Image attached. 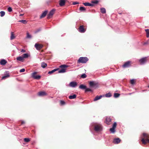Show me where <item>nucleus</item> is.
I'll return each mask as SVG.
<instances>
[{
    "label": "nucleus",
    "mask_w": 149,
    "mask_h": 149,
    "mask_svg": "<svg viewBox=\"0 0 149 149\" xmlns=\"http://www.w3.org/2000/svg\"><path fill=\"white\" fill-rule=\"evenodd\" d=\"M143 136L146 139L145 140L144 138H143L141 140V141L143 143L145 144L146 143H149V136L146 134L143 133Z\"/></svg>",
    "instance_id": "nucleus-1"
},
{
    "label": "nucleus",
    "mask_w": 149,
    "mask_h": 149,
    "mask_svg": "<svg viewBox=\"0 0 149 149\" xmlns=\"http://www.w3.org/2000/svg\"><path fill=\"white\" fill-rule=\"evenodd\" d=\"M88 60V58L86 57H80L77 61V63H85Z\"/></svg>",
    "instance_id": "nucleus-2"
},
{
    "label": "nucleus",
    "mask_w": 149,
    "mask_h": 149,
    "mask_svg": "<svg viewBox=\"0 0 149 149\" xmlns=\"http://www.w3.org/2000/svg\"><path fill=\"white\" fill-rule=\"evenodd\" d=\"M55 11V10L54 9H53L49 12V13L47 15V18L48 19H49L52 17Z\"/></svg>",
    "instance_id": "nucleus-3"
},
{
    "label": "nucleus",
    "mask_w": 149,
    "mask_h": 149,
    "mask_svg": "<svg viewBox=\"0 0 149 149\" xmlns=\"http://www.w3.org/2000/svg\"><path fill=\"white\" fill-rule=\"evenodd\" d=\"M37 73V72H34L32 74V77L35 79H39L41 78V76L40 75H36V74Z\"/></svg>",
    "instance_id": "nucleus-4"
},
{
    "label": "nucleus",
    "mask_w": 149,
    "mask_h": 149,
    "mask_svg": "<svg viewBox=\"0 0 149 149\" xmlns=\"http://www.w3.org/2000/svg\"><path fill=\"white\" fill-rule=\"evenodd\" d=\"M94 130L96 132H99L101 131L102 130V127L99 125H96L94 126Z\"/></svg>",
    "instance_id": "nucleus-5"
},
{
    "label": "nucleus",
    "mask_w": 149,
    "mask_h": 149,
    "mask_svg": "<svg viewBox=\"0 0 149 149\" xmlns=\"http://www.w3.org/2000/svg\"><path fill=\"white\" fill-rule=\"evenodd\" d=\"M147 57L143 58L139 60V62L141 64L143 65L144 64L146 61Z\"/></svg>",
    "instance_id": "nucleus-6"
},
{
    "label": "nucleus",
    "mask_w": 149,
    "mask_h": 149,
    "mask_svg": "<svg viewBox=\"0 0 149 149\" xmlns=\"http://www.w3.org/2000/svg\"><path fill=\"white\" fill-rule=\"evenodd\" d=\"M35 47L37 50H40L42 48L43 46L41 44L36 43L35 45Z\"/></svg>",
    "instance_id": "nucleus-7"
},
{
    "label": "nucleus",
    "mask_w": 149,
    "mask_h": 149,
    "mask_svg": "<svg viewBox=\"0 0 149 149\" xmlns=\"http://www.w3.org/2000/svg\"><path fill=\"white\" fill-rule=\"evenodd\" d=\"M131 62L130 61H127L123 65V67L124 68H126L129 67L131 66Z\"/></svg>",
    "instance_id": "nucleus-8"
},
{
    "label": "nucleus",
    "mask_w": 149,
    "mask_h": 149,
    "mask_svg": "<svg viewBox=\"0 0 149 149\" xmlns=\"http://www.w3.org/2000/svg\"><path fill=\"white\" fill-rule=\"evenodd\" d=\"M79 31L81 33H84L85 32V30L83 25L80 26L79 29Z\"/></svg>",
    "instance_id": "nucleus-9"
},
{
    "label": "nucleus",
    "mask_w": 149,
    "mask_h": 149,
    "mask_svg": "<svg viewBox=\"0 0 149 149\" xmlns=\"http://www.w3.org/2000/svg\"><path fill=\"white\" fill-rule=\"evenodd\" d=\"M70 86L73 88L77 86V83L74 81H72L70 82L69 84Z\"/></svg>",
    "instance_id": "nucleus-10"
},
{
    "label": "nucleus",
    "mask_w": 149,
    "mask_h": 149,
    "mask_svg": "<svg viewBox=\"0 0 149 149\" xmlns=\"http://www.w3.org/2000/svg\"><path fill=\"white\" fill-rule=\"evenodd\" d=\"M66 0H60L59 1V5L61 7L65 5Z\"/></svg>",
    "instance_id": "nucleus-11"
},
{
    "label": "nucleus",
    "mask_w": 149,
    "mask_h": 149,
    "mask_svg": "<svg viewBox=\"0 0 149 149\" xmlns=\"http://www.w3.org/2000/svg\"><path fill=\"white\" fill-rule=\"evenodd\" d=\"M120 139L119 138L115 139L113 141V143L116 144H118L120 141Z\"/></svg>",
    "instance_id": "nucleus-12"
},
{
    "label": "nucleus",
    "mask_w": 149,
    "mask_h": 149,
    "mask_svg": "<svg viewBox=\"0 0 149 149\" xmlns=\"http://www.w3.org/2000/svg\"><path fill=\"white\" fill-rule=\"evenodd\" d=\"M111 119L110 117H107L106 118V122L108 125L110 124Z\"/></svg>",
    "instance_id": "nucleus-13"
},
{
    "label": "nucleus",
    "mask_w": 149,
    "mask_h": 149,
    "mask_svg": "<svg viewBox=\"0 0 149 149\" xmlns=\"http://www.w3.org/2000/svg\"><path fill=\"white\" fill-rule=\"evenodd\" d=\"M48 11L47 10H45L41 15L40 16V18L45 17Z\"/></svg>",
    "instance_id": "nucleus-14"
},
{
    "label": "nucleus",
    "mask_w": 149,
    "mask_h": 149,
    "mask_svg": "<svg viewBox=\"0 0 149 149\" xmlns=\"http://www.w3.org/2000/svg\"><path fill=\"white\" fill-rule=\"evenodd\" d=\"M89 84L91 87L95 86L97 85V83H95L94 81H91L89 82Z\"/></svg>",
    "instance_id": "nucleus-15"
},
{
    "label": "nucleus",
    "mask_w": 149,
    "mask_h": 149,
    "mask_svg": "<svg viewBox=\"0 0 149 149\" xmlns=\"http://www.w3.org/2000/svg\"><path fill=\"white\" fill-rule=\"evenodd\" d=\"M38 95L39 96H43L46 95V93L45 92L41 91L38 93Z\"/></svg>",
    "instance_id": "nucleus-16"
},
{
    "label": "nucleus",
    "mask_w": 149,
    "mask_h": 149,
    "mask_svg": "<svg viewBox=\"0 0 149 149\" xmlns=\"http://www.w3.org/2000/svg\"><path fill=\"white\" fill-rule=\"evenodd\" d=\"M7 63V61L5 60V59H2L0 62V63L1 65H5Z\"/></svg>",
    "instance_id": "nucleus-17"
},
{
    "label": "nucleus",
    "mask_w": 149,
    "mask_h": 149,
    "mask_svg": "<svg viewBox=\"0 0 149 149\" xmlns=\"http://www.w3.org/2000/svg\"><path fill=\"white\" fill-rule=\"evenodd\" d=\"M83 4L85 6H92L94 5L93 4L90 3L88 2L83 3Z\"/></svg>",
    "instance_id": "nucleus-18"
},
{
    "label": "nucleus",
    "mask_w": 149,
    "mask_h": 149,
    "mask_svg": "<svg viewBox=\"0 0 149 149\" xmlns=\"http://www.w3.org/2000/svg\"><path fill=\"white\" fill-rule=\"evenodd\" d=\"M16 59L18 61L23 62L24 59L22 56H19L17 57Z\"/></svg>",
    "instance_id": "nucleus-19"
},
{
    "label": "nucleus",
    "mask_w": 149,
    "mask_h": 149,
    "mask_svg": "<svg viewBox=\"0 0 149 149\" xmlns=\"http://www.w3.org/2000/svg\"><path fill=\"white\" fill-rule=\"evenodd\" d=\"M59 68H55L53 70L49 71L48 72V73L49 74H51L52 73L54 72H55L58 71V70H59Z\"/></svg>",
    "instance_id": "nucleus-20"
},
{
    "label": "nucleus",
    "mask_w": 149,
    "mask_h": 149,
    "mask_svg": "<svg viewBox=\"0 0 149 149\" xmlns=\"http://www.w3.org/2000/svg\"><path fill=\"white\" fill-rule=\"evenodd\" d=\"M102 97V96L100 95V96H98L97 95V96L93 100L94 101H96L97 100H99V99H101V98Z\"/></svg>",
    "instance_id": "nucleus-21"
},
{
    "label": "nucleus",
    "mask_w": 149,
    "mask_h": 149,
    "mask_svg": "<svg viewBox=\"0 0 149 149\" xmlns=\"http://www.w3.org/2000/svg\"><path fill=\"white\" fill-rule=\"evenodd\" d=\"M66 72L65 69L62 68L58 71V73H63Z\"/></svg>",
    "instance_id": "nucleus-22"
},
{
    "label": "nucleus",
    "mask_w": 149,
    "mask_h": 149,
    "mask_svg": "<svg viewBox=\"0 0 149 149\" xmlns=\"http://www.w3.org/2000/svg\"><path fill=\"white\" fill-rule=\"evenodd\" d=\"M15 36L14 34V33L13 32H11V36L10 37V39L11 40H13L15 38Z\"/></svg>",
    "instance_id": "nucleus-23"
},
{
    "label": "nucleus",
    "mask_w": 149,
    "mask_h": 149,
    "mask_svg": "<svg viewBox=\"0 0 149 149\" xmlns=\"http://www.w3.org/2000/svg\"><path fill=\"white\" fill-rule=\"evenodd\" d=\"M76 97V95L75 94H74L73 95L69 96V98L70 99H72L75 98Z\"/></svg>",
    "instance_id": "nucleus-24"
},
{
    "label": "nucleus",
    "mask_w": 149,
    "mask_h": 149,
    "mask_svg": "<svg viewBox=\"0 0 149 149\" xmlns=\"http://www.w3.org/2000/svg\"><path fill=\"white\" fill-rule=\"evenodd\" d=\"M86 86L85 85H84L83 84L79 86V88L81 89H85L86 88Z\"/></svg>",
    "instance_id": "nucleus-25"
},
{
    "label": "nucleus",
    "mask_w": 149,
    "mask_h": 149,
    "mask_svg": "<svg viewBox=\"0 0 149 149\" xmlns=\"http://www.w3.org/2000/svg\"><path fill=\"white\" fill-rule=\"evenodd\" d=\"M101 12L103 14L105 13L106 12V10L104 8H100Z\"/></svg>",
    "instance_id": "nucleus-26"
},
{
    "label": "nucleus",
    "mask_w": 149,
    "mask_h": 149,
    "mask_svg": "<svg viewBox=\"0 0 149 149\" xmlns=\"http://www.w3.org/2000/svg\"><path fill=\"white\" fill-rule=\"evenodd\" d=\"M47 66V63H45V62H43L41 63V67L43 68H45Z\"/></svg>",
    "instance_id": "nucleus-27"
},
{
    "label": "nucleus",
    "mask_w": 149,
    "mask_h": 149,
    "mask_svg": "<svg viewBox=\"0 0 149 149\" xmlns=\"http://www.w3.org/2000/svg\"><path fill=\"white\" fill-rule=\"evenodd\" d=\"M146 33V37L147 38L149 37V29H147L145 30Z\"/></svg>",
    "instance_id": "nucleus-28"
},
{
    "label": "nucleus",
    "mask_w": 149,
    "mask_h": 149,
    "mask_svg": "<svg viewBox=\"0 0 149 149\" xmlns=\"http://www.w3.org/2000/svg\"><path fill=\"white\" fill-rule=\"evenodd\" d=\"M9 77V73H8V74H7L6 75H5V76H3L1 78V79H5L7 78H8Z\"/></svg>",
    "instance_id": "nucleus-29"
},
{
    "label": "nucleus",
    "mask_w": 149,
    "mask_h": 149,
    "mask_svg": "<svg viewBox=\"0 0 149 149\" xmlns=\"http://www.w3.org/2000/svg\"><path fill=\"white\" fill-rule=\"evenodd\" d=\"M5 12L4 11H1L0 12V16L1 17H3L5 15Z\"/></svg>",
    "instance_id": "nucleus-30"
},
{
    "label": "nucleus",
    "mask_w": 149,
    "mask_h": 149,
    "mask_svg": "<svg viewBox=\"0 0 149 149\" xmlns=\"http://www.w3.org/2000/svg\"><path fill=\"white\" fill-rule=\"evenodd\" d=\"M110 131L111 133H114L115 132V128L112 127L110 129Z\"/></svg>",
    "instance_id": "nucleus-31"
},
{
    "label": "nucleus",
    "mask_w": 149,
    "mask_h": 149,
    "mask_svg": "<svg viewBox=\"0 0 149 149\" xmlns=\"http://www.w3.org/2000/svg\"><path fill=\"white\" fill-rule=\"evenodd\" d=\"M23 56H22L23 57V59L24 58H26L28 57L29 55L27 53L24 54L23 55Z\"/></svg>",
    "instance_id": "nucleus-32"
},
{
    "label": "nucleus",
    "mask_w": 149,
    "mask_h": 149,
    "mask_svg": "<svg viewBox=\"0 0 149 149\" xmlns=\"http://www.w3.org/2000/svg\"><path fill=\"white\" fill-rule=\"evenodd\" d=\"M68 66L65 65H61L59 67L61 68H68Z\"/></svg>",
    "instance_id": "nucleus-33"
},
{
    "label": "nucleus",
    "mask_w": 149,
    "mask_h": 149,
    "mask_svg": "<svg viewBox=\"0 0 149 149\" xmlns=\"http://www.w3.org/2000/svg\"><path fill=\"white\" fill-rule=\"evenodd\" d=\"M120 95V94L118 93H114V96L115 98H117Z\"/></svg>",
    "instance_id": "nucleus-34"
},
{
    "label": "nucleus",
    "mask_w": 149,
    "mask_h": 149,
    "mask_svg": "<svg viewBox=\"0 0 149 149\" xmlns=\"http://www.w3.org/2000/svg\"><path fill=\"white\" fill-rule=\"evenodd\" d=\"M86 10V8L83 7H80L79 8V10L81 11H85Z\"/></svg>",
    "instance_id": "nucleus-35"
},
{
    "label": "nucleus",
    "mask_w": 149,
    "mask_h": 149,
    "mask_svg": "<svg viewBox=\"0 0 149 149\" xmlns=\"http://www.w3.org/2000/svg\"><path fill=\"white\" fill-rule=\"evenodd\" d=\"M92 91V90L91 88H87L86 87V88L85 89V92H89V91L91 92Z\"/></svg>",
    "instance_id": "nucleus-36"
},
{
    "label": "nucleus",
    "mask_w": 149,
    "mask_h": 149,
    "mask_svg": "<svg viewBox=\"0 0 149 149\" xmlns=\"http://www.w3.org/2000/svg\"><path fill=\"white\" fill-rule=\"evenodd\" d=\"M19 22L22 23L23 24H25L27 23V21L26 20H19Z\"/></svg>",
    "instance_id": "nucleus-37"
},
{
    "label": "nucleus",
    "mask_w": 149,
    "mask_h": 149,
    "mask_svg": "<svg viewBox=\"0 0 149 149\" xmlns=\"http://www.w3.org/2000/svg\"><path fill=\"white\" fill-rule=\"evenodd\" d=\"M111 95L110 93H106L105 95V96L106 97H111Z\"/></svg>",
    "instance_id": "nucleus-38"
},
{
    "label": "nucleus",
    "mask_w": 149,
    "mask_h": 149,
    "mask_svg": "<svg viewBox=\"0 0 149 149\" xmlns=\"http://www.w3.org/2000/svg\"><path fill=\"white\" fill-rule=\"evenodd\" d=\"M81 77L82 78H85L86 77V74H85L84 73L81 74Z\"/></svg>",
    "instance_id": "nucleus-39"
},
{
    "label": "nucleus",
    "mask_w": 149,
    "mask_h": 149,
    "mask_svg": "<svg viewBox=\"0 0 149 149\" xmlns=\"http://www.w3.org/2000/svg\"><path fill=\"white\" fill-rule=\"evenodd\" d=\"M24 141L26 142H28L30 141V139L29 138H25L24 139Z\"/></svg>",
    "instance_id": "nucleus-40"
},
{
    "label": "nucleus",
    "mask_w": 149,
    "mask_h": 149,
    "mask_svg": "<svg viewBox=\"0 0 149 149\" xmlns=\"http://www.w3.org/2000/svg\"><path fill=\"white\" fill-rule=\"evenodd\" d=\"M8 10L9 12H11L12 11V9L11 7H9L8 8Z\"/></svg>",
    "instance_id": "nucleus-41"
},
{
    "label": "nucleus",
    "mask_w": 149,
    "mask_h": 149,
    "mask_svg": "<svg viewBox=\"0 0 149 149\" xmlns=\"http://www.w3.org/2000/svg\"><path fill=\"white\" fill-rule=\"evenodd\" d=\"M116 122H115L113 124L112 127L115 129L116 126Z\"/></svg>",
    "instance_id": "nucleus-42"
},
{
    "label": "nucleus",
    "mask_w": 149,
    "mask_h": 149,
    "mask_svg": "<svg viewBox=\"0 0 149 149\" xmlns=\"http://www.w3.org/2000/svg\"><path fill=\"white\" fill-rule=\"evenodd\" d=\"M131 83L132 84H134L135 83L134 80V79H132L131 80Z\"/></svg>",
    "instance_id": "nucleus-43"
},
{
    "label": "nucleus",
    "mask_w": 149,
    "mask_h": 149,
    "mask_svg": "<svg viewBox=\"0 0 149 149\" xmlns=\"http://www.w3.org/2000/svg\"><path fill=\"white\" fill-rule=\"evenodd\" d=\"M98 1L97 0H95V1H92L91 3H93L97 4L98 3Z\"/></svg>",
    "instance_id": "nucleus-44"
},
{
    "label": "nucleus",
    "mask_w": 149,
    "mask_h": 149,
    "mask_svg": "<svg viewBox=\"0 0 149 149\" xmlns=\"http://www.w3.org/2000/svg\"><path fill=\"white\" fill-rule=\"evenodd\" d=\"M27 37L28 38H31V36L28 33H27Z\"/></svg>",
    "instance_id": "nucleus-45"
},
{
    "label": "nucleus",
    "mask_w": 149,
    "mask_h": 149,
    "mask_svg": "<svg viewBox=\"0 0 149 149\" xmlns=\"http://www.w3.org/2000/svg\"><path fill=\"white\" fill-rule=\"evenodd\" d=\"M65 102L61 100L60 101V104L61 105H64L65 104Z\"/></svg>",
    "instance_id": "nucleus-46"
},
{
    "label": "nucleus",
    "mask_w": 149,
    "mask_h": 149,
    "mask_svg": "<svg viewBox=\"0 0 149 149\" xmlns=\"http://www.w3.org/2000/svg\"><path fill=\"white\" fill-rule=\"evenodd\" d=\"M25 71V69L24 68H22L20 70L19 72H24Z\"/></svg>",
    "instance_id": "nucleus-47"
},
{
    "label": "nucleus",
    "mask_w": 149,
    "mask_h": 149,
    "mask_svg": "<svg viewBox=\"0 0 149 149\" xmlns=\"http://www.w3.org/2000/svg\"><path fill=\"white\" fill-rule=\"evenodd\" d=\"M79 3L77 2H74L72 3V4L75 5Z\"/></svg>",
    "instance_id": "nucleus-48"
},
{
    "label": "nucleus",
    "mask_w": 149,
    "mask_h": 149,
    "mask_svg": "<svg viewBox=\"0 0 149 149\" xmlns=\"http://www.w3.org/2000/svg\"><path fill=\"white\" fill-rule=\"evenodd\" d=\"M26 52V51L24 49H22L21 51V52L23 53L25 52Z\"/></svg>",
    "instance_id": "nucleus-49"
},
{
    "label": "nucleus",
    "mask_w": 149,
    "mask_h": 149,
    "mask_svg": "<svg viewBox=\"0 0 149 149\" xmlns=\"http://www.w3.org/2000/svg\"><path fill=\"white\" fill-rule=\"evenodd\" d=\"M40 30H41V29H38L35 32L36 33H37V32H39V31H40Z\"/></svg>",
    "instance_id": "nucleus-50"
},
{
    "label": "nucleus",
    "mask_w": 149,
    "mask_h": 149,
    "mask_svg": "<svg viewBox=\"0 0 149 149\" xmlns=\"http://www.w3.org/2000/svg\"><path fill=\"white\" fill-rule=\"evenodd\" d=\"M25 123V122L24 121H22V124H23Z\"/></svg>",
    "instance_id": "nucleus-51"
},
{
    "label": "nucleus",
    "mask_w": 149,
    "mask_h": 149,
    "mask_svg": "<svg viewBox=\"0 0 149 149\" xmlns=\"http://www.w3.org/2000/svg\"><path fill=\"white\" fill-rule=\"evenodd\" d=\"M23 14H20V16H23Z\"/></svg>",
    "instance_id": "nucleus-52"
},
{
    "label": "nucleus",
    "mask_w": 149,
    "mask_h": 149,
    "mask_svg": "<svg viewBox=\"0 0 149 149\" xmlns=\"http://www.w3.org/2000/svg\"><path fill=\"white\" fill-rule=\"evenodd\" d=\"M148 87H149V86H148Z\"/></svg>",
    "instance_id": "nucleus-53"
}]
</instances>
